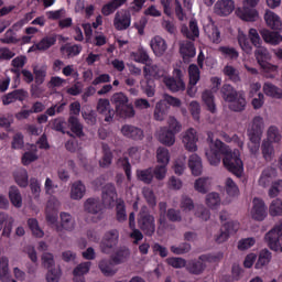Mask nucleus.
<instances>
[{"label": "nucleus", "mask_w": 282, "mask_h": 282, "mask_svg": "<svg viewBox=\"0 0 282 282\" xmlns=\"http://www.w3.org/2000/svg\"><path fill=\"white\" fill-rule=\"evenodd\" d=\"M203 101L205 102L207 110L210 113L217 112V106L215 105V95H213L212 90H205L202 95Z\"/></svg>", "instance_id": "obj_36"}, {"label": "nucleus", "mask_w": 282, "mask_h": 282, "mask_svg": "<svg viewBox=\"0 0 282 282\" xmlns=\"http://www.w3.org/2000/svg\"><path fill=\"white\" fill-rule=\"evenodd\" d=\"M59 217H61V226L63 230H67L68 232H72L75 226L74 217H72L69 213H65V212H62L59 214Z\"/></svg>", "instance_id": "obj_38"}, {"label": "nucleus", "mask_w": 282, "mask_h": 282, "mask_svg": "<svg viewBox=\"0 0 282 282\" xmlns=\"http://www.w3.org/2000/svg\"><path fill=\"white\" fill-rule=\"evenodd\" d=\"M138 178L144 184H151L153 182V170L148 169L138 172Z\"/></svg>", "instance_id": "obj_60"}, {"label": "nucleus", "mask_w": 282, "mask_h": 282, "mask_svg": "<svg viewBox=\"0 0 282 282\" xmlns=\"http://www.w3.org/2000/svg\"><path fill=\"white\" fill-rule=\"evenodd\" d=\"M113 265H116V263H113L111 258L109 260L104 259L99 262V270L105 276H113V274L118 272Z\"/></svg>", "instance_id": "obj_29"}, {"label": "nucleus", "mask_w": 282, "mask_h": 282, "mask_svg": "<svg viewBox=\"0 0 282 282\" xmlns=\"http://www.w3.org/2000/svg\"><path fill=\"white\" fill-rule=\"evenodd\" d=\"M282 191V180H278L272 183L270 189H269V197L274 199V197H279V193Z\"/></svg>", "instance_id": "obj_63"}, {"label": "nucleus", "mask_w": 282, "mask_h": 282, "mask_svg": "<svg viewBox=\"0 0 282 282\" xmlns=\"http://www.w3.org/2000/svg\"><path fill=\"white\" fill-rule=\"evenodd\" d=\"M117 210V220L122 223L127 221V207L124 206V202H120L116 206Z\"/></svg>", "instance_id": "obj_62"}, {"label": "nucleus", "mask_w": 282, "mask_h": 282, "mask_svg": "<svg viewBox=\"0 0 282 282\" xmlns=\"http://www.w3.org/2000/svg\"><path fill=\"white\" fill-rule=\"evenodd\" d=\"M104 156L100 161V166H109L111 164V160H113V153H111V150L109 149V145H102Z\"/></svg>", "instance_id": "obj_56"}, {"label": "nucleus", "mask_w": 282, "mask_h": 282, "mask_svg": "<svg viewBox=\"0 0 282 282\" xmlns=\"http://www.w3.org/2000/svg\"><path fill=\"white\" fill-rule=\"evenodd\" d=\"M126 3L127 0H112L102 7L101 13L104 17H109L110 14H113L118 8H121V6H124Z\"/></svg>", "instance_id": "obj_30"}, {"label": "nucleus", "mask_w": 282, "mask_h": 282, "mask_svg": "<svg viewBox=\"0 0 282 282\" xmlns=\"http://www.w3.org/2000/svg\"><path fill=\"white\" fill-rule=\"evenodd\" d=\"M56 45V35H46L40 42L33 45L39 52H47L50 47Z\"/></svg>", "instance_id": "obj_23"}, {"label": "nucleus", "mask_w": 282, "mask_h": 282, "mask_svg": "<svg viewBox=\"0 0 282 282\" xmlns=\"http://www.w3.org/2000/svg\"><path fill=\"white\" fill-rule=\"evenodd\" d=\"M13 177L18 186H20L21 188H28V185L30 184L28 170H18L17 172H14Z\"/></svg>", "instance_id": "obj_35"}, {"label": "nucleus", "mask_w": 282, "mask_h": 282, "mask_svg": "<svg viewBox=\"0 0 282 282\" xmlns=\"http://www.w3.org/2000/svg\"><path fill=\"white\" fill-rule=\"evenodd\" d=\"M132 58L135 61V63L147 65V63H149V53H147L144 48H139L138 52L132 53Z\"/></svg>", "instance_id": "obj_55"}, {"label": "nucleus", "mask_w": 282, "mask_h": 282, "mask_svg": "<svg viewBox=\"0 0 282 282\" xmlns=\"http://www.w3.org/2000/svg\"><path fill=\"white\" fill-rule=\"evenodd\" d=\"M269 215L271 217H282V199L275 198L269 206Z\"/></svg>", "instance_id": "obj_45"}, {"label": "nucleus", "mask_w": 282, "mask_h": 282, "mask_svg": "<svg viewBox=\"0 0 282 282\" xmlns=\"http://www.w3.org/2000/svg\"><path fill=\"white\" fill-rule=\"evenodd\" d=\"M220 94L225 102H231L229 105L231 111H243L246 109V98L243 95H239L232 85L224 84Z\"/></svg>", "instance_id": "obj_4"}, {"label": "nucleus", "mask_w": 282, "mask_h": 282, "mask_svg": "<svg viewBox=\"0 0 282 282\" xmlns=\"http://www.w3.org/2000/svg\"><path fill=\"white\" fill-rule=\"evenodd\" d=\"M97 111L101 116H105V122H111L113 116H116V110L111 109V102L109 99L100 98L97 102Z\"/></svg>", "instance_id": "obj_15"}, {"label": "nucleus", "mask_w": 282, "mask_h": 282, "mask_svg": "<svg viewBox=\"0 0 282 282\" xmlns=\"http://www.w3.org/2000/svg\"><path fill=\"white\" fill-rule=\"evenodd\" d=\"M264 239L270 250H273L274 252H282V220H280L279 224H276L269 232L265 234Z\"/></svg>", "instance_id": "obj_8"}, {"label": "nucleus", "mask_w": 282, "mask_h": 282, "mask_svg": "<svg viewBox=\"0 0 282 282\" xmlns=\"http://www.w3.org/2000/svg\"><path fill=\"white\" fill-rule=\"evenodd\" d=\"M131 252L129 251L128 248H120L119 250H117V252L111 256V261L112 263H115V265H120V263H124V261H127V259H129Z\"/></svg>", "instance_id": "obj_37"}, {"label": "nucleus", "mask_w": 282, "mask_h": 282, "mask_svg": "<svg viewBox=\"0 0 282 282\" xmlns=\"http://www.w3.org/2000/svg\"><path fill=\"white\" fill-rule=\"evenodd\" d=\"M200 74L199 66H197V64H191L188 66L189 85H197Z\"/></svg>", "instance_id": "obj_47"}, {"label": "nucleus", "mask_w": 282, "mask_h": 282, "mask_svg": "<svg viewBox=\"0 0 282 282\" xmlns=\"http://www.w3.org/2000/svg\"><path fill=\"white\" fill-rule=\"evenodd\" d=\"M263 133V119L261 116H257L252 120L251 129L249 130V138L251 142L258 144Z\"/></svg>", "instance_id": "obj_13"}, {"label": "nucleus", "mask_w": 282, "mask_h": 282, "mask_svg": "<svg viewBox=\"0 0 282 282\" xmlns=\"http://www.w3.org/2000/svg\"><path fill=\"white\" fill-rule=\"evenodd\" d=\"M249 36L252 45L257 47L256 50V61L260 65L262 72H264L265 78H275L279 66L270 64V53L263 47H261V36L257 29L249 30Z\"/></svg>", "instance_id": "obj_2"}, {"label": "nucleus", "mask_w": 282, "mask_h": 282, "mask_svg": "<svg viewBox=\"0 0 282 282\" xmlns=\"http://www.w3.org/2000/svg\"><path fill=\"white\" fill-rule=\"evenodd\" d=\"M68 124L70 127V131L75 133L77 138H83V135H85L83 132V124H80V121L75 116H70L68 118Z\"/></svg>", "instance_id": "obj_41"}, {"label": "nucleus", "mask_w": 282, "mask_h": 282, "mask_svg": "<svg viewBox=\"0 0 282 282\" xmlns=\"http://www.w3.org/2000/svg\"><path fill=\"white\" fill-rule=\"evenodd\" d=\"M261 35L263 41L270 43V45H279V43H282V35L279 32L264 30Z\"/></svg>", "instance_id": "obj_31"}, {"label": "nucleus", "mask_w": 282, "mask_h": 282, "mask_svg": "<svg viewBox=\"0 0 282 282\" xmlns=\"http://www.w3.org/2000/svg\"><path fill=\"white\" fill-rule=\"evenodd\" d=\"M251 216L256 221H263V219L268 217V207L265 206V202H263V199L253 198Z\"/></svg>", "instance_id": "obj_12"}, {"label": "nucleus", "mask_w": 282, "mask_h": 282, "mask_svg": "<svg viewBox=\"0 0 282 282\" xmlns=\"http://www.w3.org/2000/svg\"><path fill=\"white\" fill-rule=\"evenodd\" d=\"M175 132L171 131L169 128H161L159 132V142L165 144V147H173L175 144Z\"/></svg>", "instance_id": "obj_22"}, {"label": "nucleus", "mask_w": 282, "mask_h": 282, "mask_svg": "<svg viewBox=\"0 0 282 282\" xmlns=\"http://www.w3.org/2000/svg\"><path fill=\"white\" fill-rule=\"evenodd\" d=\"M91 270V262H82L73 270V276L80 278L85 276Z\"/></svg>", "instance_id": "obj_48"}, {"label": "nucleus", "mask_w": 282, "mask_h": 282, "mask_svg": "<svg viewBox=\"0 0 282 282\" xmlns=\"http://www.w3.org/2000/svg\"><path fill=\"white\" fill-rule=\"evenodd\" d=\"M219 204H221V198H219V193H209L206 197V205L209 208H217V206H219Z\"/></svg>", "instance_id": "obj_54"}, {"label": "nucleus", "mask_w": 282, "mask_h": 282, "mask_svg": "<svg viewBox=\"0 0 282 282\" xmlns=\"http://www.w3.org/2000/svg\"><path fill=\"white\" fill-rule=\"evenodd\" d=\"M163 83L165 87L174 94L177 91H184V89H186V84L184 83V73H182V69L180 68H174L173 76H165L163 78Z\"/></svg>", "instance_id": "obj_7"}, {"label": "nucleus", "mask_w": 282, "mask_h": 282, "mask_svg": "<svg viewBox=\"0 0 282 282\" xmlns=\"http://www.w3.org/2000/svg\"><path fill=\"white\" fill-rule=\"evenodd\" d=\"M84 208L86 213H89L90 215H98L102 213V208H105V203H102L100 198H88L84 204Z\"/></svg>", "instance_id": "obj_20"}, {"label": "nucleus", "mask_w": 282, "mask_h": 282, "mask_svg": "<svg viewBox=\"0 0 282 282\" xmlns=\"http://www.w3.org/2000/svg\"><path fill=\"white\" fill-rule=\"evenodd\" d=\"M226 193L229 197H237V195H239V187L232 178L226 180Z\"/></svg>", "instance_id": "obj_57"}, {"label": "nucleus", "mask_w": 282, "mask_h": 282, "mask_svg": "<svg viewBox=\"0 0 282 282\" xmlns=\"http://www.w3.org/2000/svg\"><path fill=\"white\" fill-rule=\"evenodd\" d=\"M197 131L189 128L183 137V144H185L187 151L195 152L197 151Z\"/></svg>", "instance_id": "obj_18"}, {"label": "nucleus", "mask_w": 282, "mask_h": 282, "mask_svg": "<svg viewBox=\"0 0 282 282\" xmlns=\"http://www.w3.org/2000/svg\"><path fill=\"white\" fill-rule=\"evenodd\" d=\"M118 239H120V232L118 229L107 231L100 242L101 252L104 254H111L113 248L118 246Z\"/></svg>", "instance_id": "obj_10"}, {"label": "nucleus", "mask_w": 282, "mask_h": 282, "mask_svg": "<svg viewBox=\"0 0 282 282\" xmlns=\"http://www.w3.org/2000/svg\"><path fill=\"white\" fill-rule=\"evenodd\" d=\"M188 167L196 177L202 175L203 165H202V158L197 154H192L188 159Z\"/></svg>", "instance_id": "obj_26"}, {"label": "nucleus", "mask_w": 282, "mask_h": 282, "mask_svg": "<svg viewBox=\"0 0 282 282\" xmlns=\"http://www.w3.org/2000/svg\"><path fill=\"white\" fill-rule=\"evenodd\" d=\"M282 135L281 132H279V128L275 126H271L268 130V141L267 142H274L275 144H279L281 142Z\"/></svg>", "instance_id": "obj_51"}, {"label": "nucleus", "mask_w": 282, "mask_h": 282, "mask_svg": "<svg viewBox=\"0 0 282 282\" xmlns=\"http://www.w3.org/2000/svg\"><path fill=\"white\" fill-rule=\"evenodd\" d=\"M263 91L265 96H269V98H275L276 100H282V89L272 83H264Z\"/></svg>", "instance_id": "obj_25"}, {"label": "nucleus", "mask_w": 282, "mask_h": 282, "mask_svg": "<svg viewBox=\"0 0 282 282\" xmlns=\"http://www.w3.org/2000/svg\"><path fill=\"white\" fill-rule=\"evenodd\" d=\"M257 243V239L250 237V238H242L238 241V250H250L252 246Z\"/></svg>", "instance_id": "obj_59"}, {"label": "nucleus", "mask_w": 282, "mask_h": 282, "mask_svg": "<svg viewBox=\"0 0 282 282\" xmlns=\"http://www.w3.org/2000/svg\"><path fill=\"white\" fill-rule=\"evenodd\" d=\"M9 199L15 208H21L23 206V197L21 196V192L19 187L11 186L9 189Z\"/></svg>", "instance_id": "obj_32"}, {"label": "nucleus", "mask_w": 282, "mask_h": 282, "mask_svg": "<svg viewBox=\"0 0 282 282\" xmlns=\"http://www.w3.org/2000/svg\"><path fill=\"white\" fill-rule=\"evenodd\" d=\"M121 134L123 138H128V140H144V130L133 124H123L121 127Z\"/></svg>", "instance_id": "obj_14"}, {"label": "nucleus", "mask_w": 282, "mask_h": 282, "mask_svg": "<svg viewBox=\"0 0 282 282\" xmlns=\"http://www.w3.org/2000/svg\"><path fill=\"white\" fill-rule=\"evenodd\" d=\"M138 226L144 235L153 237L155 234V217L149 212V207L143 206L138 216Z\"/></svg>", "instance_id": "obj_6"}, {"label": "nucleus", "mask_w": 282, "mask_h": 282, "mask_svg": "<svg viewBox=\"0 0 282 282\" xmlns=\"http://www.w3.org/2000/svg\"><path fill=\"white\" fill-rule=\"evenodd\" d=\"M28 226L34 237H37L39 239H41V237H43V235H45L42 231L41 227L39 226V220H36L35 218H30L28 220Z\"/></svg>", "instance_id": "obj_52"}, {"label": "nucleus", "mask_w": 282, "mask_h": 282, "mask_svg": "<svg viewBox=\"0 0 282 282\" xmlns=\"http://www.w3.org/2000/svg\"><path fill=\"white\" fill-rule=\"evenodd\" d=\"M262 149V155L267 162H270L272 160V155H274V147H272V143L270 141H264L261 145Z\"/></svg>", "instance_id": "obj_53"}, {"label": "nucleus", "mask_w": 282, "mask_h": 282, "mask_svg": "<svg viewBox=\"0 0 282 282\" xmlns=\"http://www.w3.org/2000/svg\"><path fill=\"white\" fill-rule=\"evenodd\" d=\"M151 50L154 52L155 56H164L167 50L166 41L162 36L156 35L151 40Z\"/></svg>", "instance_id": "obj_21"}, {"label": "nucleus", "mask_w": 282, "mask_h": 282, "mask_svg": "<svg viewBox=\"0 0 282 282\" xmlns=\"http://www.w3.org/2000/svg\"><path fill=\"white\" fill-rule=\"evenodd\" d=\"M239 230V223L237 221H228L226 223L221 229L220 234L216 237L217 243H224V241H228L230 235H237Z\"/></svg>", "instance_id": "obj_11"}, {"label": "nucleus", "mask_w": 282, "mask_h": 282, "mask_svg": "<svg viewBox=\"0 0 282 282\" xmlns=\"http://www.w3.org/2000/svg\"><path fill=\"white\" fill-rule=\"evenodd\" d=\"M270 261H272V252H270L268 249H262L254 265L256 270H261V268L268 265Z\"/></svg>", "instance_id": "obj_34"}, {"label": "nucleus", "mask_w": 282, "mask_h": 282, "mask_svg": "<svg viewBox=\"0 0 282 282\" xmlns=\"http://www.w3.org/2000/svg\"><path fill=\"white\" fill-rule=\"evenodd\" d=\"M183 34H185L191 41H195L197 36H199V26L197 25V21H189V31L188 28L182 29Z\"/></svg>", "instance_id": "obj_40"}, {"label": "nucleus", "mask_w": 282, "mask_h": 282, "mask_svg": "<svg viewBox=\"0 0 282 282\" xmlns=\"http://www.w3.org/2000/svg\"><path fill=\"white\" fill-rule=\"evenodd\" d=\"M61 52H64L68 58H72L74 56H78V54L83 52V46L78 44L65 45L61 47Z\"/></svg>", "instance_id": "obj_49"}, {"label": "nucleus", "mask_w": 282, "mask_h": 282, "mask_svg": "<svg viewBox=\"0 0 282 282\" xmlns=\"http://www.w3.org/2000/svg\"><path fill=\"white\" fill-rule=\"evenodd\" d=\"M238 44L242 52H246V54H252V41L248 39L246 34L240 33L238 35Z\"/></svg>", "instance_id": "obj_46"}, {"label": "nucleus", "mask_w": 282, "mask_h": 282, "mask_svg": "<svg viewBox=\"0 0 282 282\" xmlns=\"http://www.w3.org/2000/svg\"><path fill=\"white\" fill-rule=\"evenodd\" d=\"M276 171L272 167H267L260 175L259 178V185L263 188L270 186L272 184V177H274V174Z\"/></svg>", "instance_id": "obj_33"}, {"label": "nucleus", "mask_w": 282, "mask_h": 282, "mask_svg": "<svg viewBox=\"0 0 282 282\" xmlns=\"http://www.w3.org/2000/svg\"><path fill=\"white\" fill-rule=\"evenodd\" d=\"M86 192H87V187H85V184H83V181L74 182L70 187V198L83 199V197H85Z\"/></svg>", "instance_id": "obj_27"}, {"label": "nucleus", "mask_w": 282, "mask_h": 282, "mask_svg": "<svg viewBox=\"0 0 282 282\" xmlns=\"http://www.w3.org/2000/svg\"><path fill=\"white\" fill-rule=\"evenodd\" d=\"M259 0H246L242 9H238L236 12L242 21L254 22L259 17V12L256 11Z\"/></svg>", "instance_id": "obj_9"}, {"label": "nucleus", "mask_w": 282, "mask_h": 282, "mask_svg": "<svg viewBox=\"0 0 282 282\" xmlns=\"http://www.w3.org/2000/svg\"><path fill=\"white\" fill-rule=\"evenodd\" d=\"M24 144L25 142H24L23 133L21 132L15 133L11 142V149L19 151L23 149Z\"/></svg>", "instance_id": "obj_58"}, {"label": "nucleus", "mask_w": 282, "mask_h": 282, "mask_svg": "<svg viewBox=\"0 0 282 282\" xmlns=\"http://www.w3.org/2000/svg\"><path fill=\"white\" fill-rule=\"evenodd\" d=\"M264 21H265L268 28H271V30H281V28H282L281 18H279V15H276V13H274L272 11L265 12Z\"/></svg>", "instance_id": "obj_24"}, {"label": "nucleus", "mask_w": 282, "mask_h": 282, "mask_svg": "<svg viewBox=\"0 0 282 282\" xmlns=\"http://www.w3.org/2000/svg\"><path fill=\"white\" fill-rule=\"evenodd\" d=\"M223 74L227 76L228 80L238 85L241 83V76L239 75V69L235 68L232 65H226L223 69Z\"/></svg>", "instance_id": "obj_28"}, {"label": "nucleus", "mask_w": 282, "mask_h": 282, "mask_svg": "<svg viewBox=\"0 0 282 282\" xmlns=\"http://www.w3.org/2000/svg\"><path fill=\"white\" fill-rule=\"evenodd\" d=\"M9 263H10V261L8 260V257L0 258V280L2 282L10 281Z\"/></svg>", "instance_id": "obj_39"}, {"label": "nucleus", "mask_w": 282, "mask_h": 282, "mask_svg": "<svg viewBox=\"0 0 282 282\" xmlns=\"http://www.w3.org/2000/svg\"><path fill=\"white\" fill-rule=\"evenodd\" d=\"M171 252H173V254H186L187 252H191V243L183 242L178 247L172 246Z\"/></svg>", "instance_id": "obj_61"}, {"label": "nucleus", "mask_w": 282, "mask_h": 282, "mask_svg": "<svg viewBox=\"0 0 282 282\" xmlns=\"http://www.w3.org/2000/svg\"><path fill=\"white\" fill-rule=\"evenodd\" d=\"M116 197H118V193L116 192L115 184H106L102 188L101 199L106 206H111L113 202H116Z\"/></svg>", "instance_id": "obj_19"}, {"label": "nucleus", "mask_w": 282, "mask_h": 282, "mask_svg": "<svg viewBox=\"0 0 282 282\" xmlns=\"http://www.w3.org/2000/svg\"><path fill=\"white\" fill-rule=\"evenodd\" d=\"M113 25L116 30H128L131 26V13L127 11H119L115 15Z\"/></svg>", "instance_id": "obj_16"}, {"label": "nucleus", "mask_w": 282, "mask_h": 282, "mask_svg": "<svg viewBox=\"0 0 282 282\" xmlns=\"http://www.w3.org/2000/svg\"><path fill=\"white\" fill-rule=\"evenodd\" d=\"M111 100L120 118H133L135 116V109H133V105L129 104V97L124 93L115 94Z\"/></svg>", "instance_id": "obj_5"}, {"label": "nucleus", "mask_w": 282, "mask_h": 282, "mask_svg": "<svg viewBox=\"0 0 282 282\" xmlns=\"http://www.w3.org/2000/svg\"><path fill=\"white\" fill-rule=\"evenodd\" d=\"M166 113H169V108L166 107V104H164V101L156 102L154 108V120L162 122V120L166 118Z\"/></svg>", "instance_id": "obj_42"}, {"label": "nucleus", "mask_w": 282, "mask_h": 282, "mask_svg": "<svg viewBox=\"0 0 282 282\" xmlns=\"http://www.w3.org/2000/svg\"><path fill=\"white\" fill-rule=\"evenodd\" d=\"M235 11V1L232 0H220L215 4V14L218 17H228Z\"/></svg>", "instance_id": "obj_17"}, {"label": "nucleus", "mask_w": 282, "mask_h": 282, "mask_svg": "<svg viewBox=\"0 0 282 282\" xmlns=\"http://www.w3.org/2000/svg\"><path fill=\"white\" fill-rule=\"evenodd\" d=\"M156 160L159 164L169 165V162L171 161V155L169 154V149L166 148H159L156 150Z\"/></svg>", "instance_id": "obj_50"}, {"label": "nucleus", "mask_w": 282, "mask_h": 282, "mask_svg": "<svg viewBox=\"0 0 282 282\" xmlns=\"http://www.w3.org/2000/svg\"><path fill=\"white\" fill-rule=\"evenodd\" d=\"M218 52L224 55L225 58L230 61H237L239 58V51L230 46H219Z\"/></svg>", "instance_id": "obj_44"}, {"label": "nucleus", "mask_w": 282, "mask_h": 282, "mask_svg": "<svg viewBox=\"0 0 282 282\" xmlns=\"http://www.w3.org/2000/svg\"><path fill=\"white\" fill-rule=\"evenodd\" d=\"M224 257L221 253L213 254L206 253L198 257V259L188 260L185 264V268L189 274H195L199 276V274H204V270H206V263H217Z\"/></svg>", "instance_id": "obj_3"}, {"label": "nucleus", "mask_w": 282, "mask_h": 282, "mask_svg": "<svg viewBox=\"0 0 282 282\" xmlns=\"http://www.w3.org/2000/svg\"><path fill=\"white\" fill-rule=\"evenodd\" d=\"M207 135L209 150L205 152V155L209 164L212 166H217L221 162V155H224L223 164L227 171L236 175V177H241V174L243 173V161L239 158V150H234L232 152V150L219 139H216L214 142L212 132H208Z\"/></svg>", "instance_id": "obj_1"}, {"label": "nucleus", "mask_w": 282, "mask_h": 282, "mask_svg": "<svg viewBox=\"0 0 282 282\" xmlns=\"http://www.w3.org/2000/svg\"><path fill=\"white\" fill-rule=\"evenodd\" d=\"M61 279V269H48L46 273V281L47 282H58Z\"/></svg>", "instance_id": "obj_64"}, {"label": "nucleus", "mask_w": 282, "mask_h": 282, "mask_svg": "<svg viewBox=\"0 0 282 282\" xmlns=\"http://www.w3.org/2000/svg\"><path fill=\"white\" fill-rule=\"evenodd\" d=\"M180 52L183 56V58H194L196 51H195V44L191 41L184 43L181 45Z\"/></svg>", "instance_id": "obj_43"}]
</instances>
